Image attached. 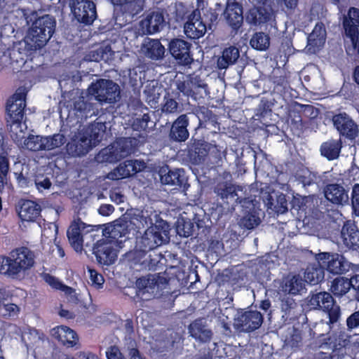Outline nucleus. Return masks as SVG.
<instances>
[{
    "instance_id": "f257e3e1",
    "label": "nucleus",
    "mask_w": 359,
    "mask_h": 359,
    "mask_svg": "<svg viewBox=\"0 0 359 359\" xmlns=\"http://www.w3.org/2000/svg\"><path fill=\"white\" fill-rule=\"evenodd\" d=\"M106 128L104 123L98 122L80 126L72 133L71 140L67 144V152L74 156L85 155L102 140Z\"/></svg>"
},
{
    "instance_id": "f03ea898",
    "label": "nucleus",
    "mask_w": 359,
    "mask_h": 359,
    "mask_svg": "<svg viewBox=\"0 0 359 359\" xmlns=\"http://www.w3.org/2000/svg\"><path fill=\"white\" fill-rule=\"evenodd\" d=\"M34 264V253L27 248H19L11 252L8 257H0V273L18 278L25 276Z\"/></svg>"
},
{
    "instance_id": "7ed1b4c3",
    "label": "nucleus",
    "mask_w": 359,
    "mask_h": 359,
    "mask_svg": "<svg viewBox=\"0 0 359 359\" xmlns=\"http://www.w3.org/2000/svg\"><path fill=\"white\" fill-rule=\"evenodd\" d=\"M55 20L49 15L37 18L32 24L24 39L27 50L40 48L46 45L54 33Z\"/></svg>"
},
{
    "instance_id": "20e7f679",
    "label": "nucleus",
    "mask_w": 359,
    "mask_h": 359,
    "mask_svg": "<svg viewBox=\"0 0 359 359\" xmlns=\"http://www.w3.org/2000/svg\"><path fill=\"white\" fill-rule=\"evenodd\" d=\"M170 226L164 220H156L140 238L137 243L142 251L151 250L166 243L169 239Z\"/></svg>"
},
{
    "instance_id": "39448f33",
    "label": "nucleus",
    "mask_w": 359,
    "mask_h": 359,
    "mask_svg": "<svg viewBox=\"0 0 359 359\" xmlns=\"http://www.w3.org/2000/svg\"><path fill=\"white\" fill-rule=\"evenodd\" d=\"M238 191H241L238 187H236L232 185L226 186L225 189L220 193L222 198H232L235 201H238L239 203H243V206L246 208L252 210L249 214L243 217L239 224L248 229H254L257 226L260 222V217L259 212L256 210V203L254 200H249L248 198L241 199V196L238 195Z\"/></svg>"
},
{
    "instance_id": "423d86ee",
    "label": "nucleus",
    "mask_w": 359,
    "mask_h": 359,
    "mask_svg": "<svg viewBox=\"0 0 359 359\" xmlns=\"http://www.w3.org/2000/svg\"><path fill=\"white\" fill-rule=\"evenodd\" d=\"M344 43L346 53L352 54L355 50L359 36V8L351 7L343 19Z\"/></svg>"
},
{
    "instance_id": "0eeeda50",
    "label": "nucleus",
    "mask_w": 359,
    "mask_h": 359,
    "mask_svg": "<svg viewBox=\"0 0 359 359\" xmlns=\"http://www.w3.org/2000/svg\"><path fill=\"white\" fill-rule=\"evenodd\" d=\"M316 260L320 266L326 267L333 274H341L350 270L359 272V265L348 262L342 255L338 254L320 253L316 255Z\"/></svg>"
},
{
    "instance_id": "6e6552de",
    "label": "nucleus",
    "mask_w": 359,
    "mask_h": 359,
    "mask_svg": "<svg viewBox=\"0 0 359 359\" xmlns=\"http://www.w3.org/2000/svg\"><path fill=\"white\" fill-rule=\"evenodd\" d=\"M130 152V142L127 139H120L102 149L96 156L98 163H114L126 157Z\"/></svg>"
},
{
    "instance_id": "1a4fd4ad",
    "label": "nucleus",
    "mask_w": 359,
    "mask_h": 359,
    "mask_svg": "<svg viewBox=\"0 0 359 359\" xmlns=\"http://www.w3.org/2000/svg\"><path fill=\"white\" fill-rule=\"evenodd\" d=\"M89 94L100 102H114L119 97V86L110 80L100 79L88 88Z\"/></svg>"
},
{
    "instance_id": "9d476101",
    "label": "nucleus",
    "mask_w": 359,
    "mask_h": 359,
    "mask_svg": "<svg viewBox=\"0 0 359 359\" xmlns=\"http://www.w3.org/2000/svg\"><path fill=\"white\" fill-rule=\"evenodd\" d=\"M165 284V278L158 275L149 274L142 276L135 282L137 294L142 299H149L158 294Z\"/></svg>"
},
{
    "instance_id": "9b49d317",
    "label": "nucleus",
    "mask_w": 359,
    "mask_h": 359,
    "mask_svg": "<svg viewBox=\"0 0 359 359\" xmlns=\"http://www.w3.org/2000/svg\"><path fill=\"white\" fill-rule=\"evenodd\" d=\"M263 323V316L257 311H239L233 318V327L240 332H250L257 330Z\"/></svg>"
},
{
    "instance_id": "f8f14e48",
    "label": "nucleus",
    "mask_w": 359,
    "mask_h": 359,
    "mask_svg": "<svg viewBox=\"0 0 359 359\" xmlns=\"http://www.w3.org/2000/svg\"><path fill=\"white\" fill-rule=\"evenodd\" d=\"M96 226L88 225L78 219L74 221L67 231V237L70 245L76 252H81L83 244L88 235L90 238L93 236L92 233L95 230Z\"/></svg>"
},
{
    "instance_id": "ddd939ff",
    "label": "nucleus",
    "mask_w": 359,
    "mask_h": 359,
    "mask_svg": "<svg viewBox=\"0 0 359 359\" xmlns=\"http://www.w3.org/2000/svg\"><path fill=\"white\" fill-rule=\"evenodd\" d=\"M120 248L121 246H118L117 241L104 238L97 243L93 250L100 263L109 265L116 259L117 251Z\"/></svg>"
},
{
    "instance_id": "4468645a",
    "label": "nucleus",
    "mask_w": 359,
    "mask_h": 359,
    "mask_svg": "<svg viewBox=\"0 0 359 359\" xmlns=\"http://www.w3.org/2000/svg\"><path fill=\"white\" fill-rule=\"evenodd\" d=\"M27 93V90L25 87H20L8 100L6 106L8 122L22 121Z\"/></svg>"
},
{
    "instance_id": "2eb2a0df",
    "label": "nucleus",
    "mask_w": 359,
    "mask_h": 359,
    "mask_svg": "<svg viewBox=\"0 0 359 359\" xmlns=\"http://www.w3.org/2000/svg\"><path fill=\"white\" fill-rule=\"evenodd\" d=\"M71 11L80 22L91 24L96 18L94 3L90 0H70Z\"/></svg>"
},
{
    "instance_id": "dca6fc26",
    "label": "nucleus",
    "mask_w": 359,
    "mask_h": 359,
    "mask_svg": "<svg viewBox=\"0 0 359 359\" xmlns=\"http://www.w3.org/2000/svg\"><path fill=\"white\" fill-rule=\"evenodd\" d=\"M165 25L162 12L156 11L148 13L140 22V32L142 34H152L159 32Z\"/></svg>"
},
{
    "instance_id": "f3484780",
    "label": "nucleus",
    "mask_w": 359,
    "mask_h": 359,
    "mask_svg": "<svg viewBox=\"0 0 359 359\" xmlns=\"http://www.w3.org/2000/svg\"><path fill=\"white\" fill-rule=\"evenodd\" d=\"M207 85L197 77L187 78L177 83V88L184 95L191 96L195 100L207 94Z\"/></svg>"
},
{
    "instance_id": "a211bd4d",
    "label": "nucleus",
    "mask_w": 359,
    "mask_h": 359,
    "mask_svg": "<svg viewBox=\"0 0 359 359\" xmlns=\"http://www.w3.org/2000/svg\"><path fill=\"white\" fill-rule=\"evenodd\" d=\"M184 31L185 34L191 39H199L205 34L207 27L201 20L198 10H194L189 16L184 24Z\"/></svg>"
},
{
    "instance_id": "6ab92c4d",
    "label": "nucleus",
    "mask_w": 359,
    "mask_h": 359,
    "mask_svg": "<svg viewBox=\"0 0 359 359\" xmlns=\"http://www.w3.org/2000/svg\"><path fill=\"white\" fill-rule=\"evenodd\" d=\"M332 121L334 127L341 135L353 139L358 135V126L346 114H337L333 116Z\"/></svg>"
},
{
    "instance_id": "aec40b11",
    "label": "nucleus",
    "mask_w": 359,
    "mask_h": 359,
    "mask_svg": "<svg viewBox=\"0 0 359 359\" xmlns=\"http://www.w3.org/2000/svg\"><path fill=\"white\" fill-rule=\"evenodd\" d=\"M223 14L226 23L233 29L241 27L243 20V8L236 0L227 1Z\"/></svg>"
},
{
    "instance_id": "412c9836",
    "label": "nucleus",
    "mask_w": 359,
    "mask_h": 359,
    "mask_svg": "<svg viewBox=\"0 0 359 359\" xmlns=\"http://www.w3.org/2000/svg\"><path fill=\"white\" fill-rule=\"evenodd\" d=\"M326 40V30L322 22L314 27L307 38V48L310 53H315L323 47Z\"/></svg>"
},
{
    "instance_id": "4be33fe9",
    "label": "nucleus",
    "mask_w": 359,
    "mask_h": 359,
    "mask_svg": "<svg viewBox=\"0 0 359 359\" xmlns=\"http://www.w3.org/2000/svg\"><path fill=\"white\" fill-rule=\"evenodd\" d=\"M170 51L179 63L188 65L191 62L189 53L190 44L182 39H174L170 43Z\"/></svg>"
},
{
    "instance_id": "5701e85b",
    "label": "nucleus",
    "mask_w": 359,
    "mask_h": 359,
    "mask_svg": "<svg viewBox=\"0 0 359 359\" xmlns=\"http://www.w3.org/2000/svg\"><path fill=\"white\" fill-rule=\"evenodd\" d=\"M131 222L126 219H119L110 224L104 230L105 233L109 234L105 238L118 241V246H121L122 241L120 238L125 236L129 232V226Z\"/></svg>"
},
{
    "instance_id": "b1692460",
    "label": "nucleus",
    "mask_w": 359,
    "mask_h": 359,
    "mask_svg": "<svg viewBox=\"0 0 359 359\" xmlns=\"http://www.w3.org/2000/svg\"><path fill=\"white\" fill-rule=\"evenodd\" d=\"M53 337L57 339L63 345L67 347H73L78 343L79 339L76 332L71 328L60 325L53 328L50 330Z\"/></svg>"
},
{
    "instance_id": "393cba45",
    "label": "nucleus",
    "mask_w": 359,
    "mask_h": 359,
    "mask_svg": "<svg viewBox=\"0 0 359 359\" xmlns=\"http://www.w3.org/2000/svg\"><path fill=\"white\" fill-rule=\"evenodd\" d=\"M305 290V283L299 275L287 276L280 285V291L292 295L301 294Z\"/></svg>"
},
{
    "instance_id": "a878e982",
    "label": "nucleus",
    "mask_w": 359,
    "mask_h": 359,
    "mask_svg": "<svg viewBox=\"0 0 359 359\" xmlns=\"http://www.w3.org/2000/svg\"><path fill=\"white\" fill-rule=\"evenodd\" d=\"M40 212V205L32 201H22L20 203L18 215L22 221L34 222L39 217Z\"/></svg>"
},
{
    "instance_id": "bb28decb",
    "label": "nucleus",
    "mask_w": 359,
    "mask_h": 359,
    "mask_svg": "<svg viewBox=\"0 0 359 359\" xmlns=\"http://www.w3.org/2000/svg\"><path fill=\"white\" fill-rule=\"evenodd\" d=\"M326 198L332 203L344 205L348 201V195L344 188L339 184H329L325 189Z\"/></svg>"
},
{
    "instance_id": "cd10ccee",
    "label": "nucleus",
    "mask_w": 359,
    "mask_h": 359,
    "mask_svg": "<svg viewBox=\"0 0 359 359\" xmlns=\"http://www.w3.org/2000/svg\"><path fill=\"white\" fill-rule=\"evenodd\" d=\"M189 118L187 114L180 116L172 123L170 136L177 141H185L189 137L187 126Z\"/></svg>"
},
{
    "instance_id": "c85d7f7f",
    "label": "nucleus",
    "mask_w": 359,
    "mask_h": 359,
    "mask_svg": "<svg viewBox=\"0 0 359 359\" xmlns=\"http://www.w3.org/2000/svg\"><path fill=\"white\" fill-rule=\"evenodd\" d=\"M344 244L349 249L357 250L359 248V231L353 224H345L341 230Z\"/></svg>"
},
{
    "instance_id": "c756f323",
    "label": "nucleus",
    "mask_w": 359,
    "mask_h": 359,
    "mask_svg": "<svg viewBox=\"0 0 359 359\" xmlns=\"http://www.w3.org/2000/svg\"><path fill=\"white\" fill-rule=\"evenodd\" d=\"M189 331L191 337L203 342L210 341L212 337L211 331L206 327L203 319L196 320L191 323Z\"/></svg>"
},
{
    "instance_id": "7c9ffc66",
    "label": "nucleus",
    "mask_w": 359,
    "mask_h": 359,
    "mask_svg": "<svg viewBox=\"0 0 359 359\" xmlns=\"http://www.w3.org/2000/svg\"><path fill=\"white\" fill-rule=\"evenodd\" d=\"M263 198L269 209H271L278 214H283L287 212V201L284 194H269L266 198L263 196Z\"/></svg>"
},
{
    "instance_id": "2f4dec72",
    "label": "nucleus",
    "mask_w": 359,
    "mask_h": 359,
    "mask_svg": "<svg viewBox=\"0 0 359 359\" xmlns=\"http://www.w3.org/2000/svg\"><path fill=\"white\" fill-rule=\"evenodd\" d=\"M142 51L147 57L158 60L163 57L165 48L159 41L148 39L142 45Z\"/></svg>"
},
{
    "instance_id": "473e14b6",
    "label": "nucleus",
    "mask_w": 359,
    "mask_h": 359,
    "mask_svg": "<svg viewBox=\"0 0 359 359\" xmlns=\"http://www.w3.org/2000/svg\"><path fill=\"white\" fill-rule=\"evenodd\" d=\"M333 298L328 292H319L311 296L309 305L313 309L329 310L333 306Z\"/></svg>"
},
{
    "instance_id": "72a5a7b5",
    "label": "nucleus",
    "mask_w": 359,
    "mask_h": 359,
    "mask_svg": "<svg viewBox=\"0 0 359 359\" xmlns=\"http://www.w3.org/2000/svg\"><path fill=\"white\" fill-rule=\"evenodd\" d=\"M168 168L161 170V182L170 185H180L184 181V170L182 169H175L168 170Z\"/></svg>"
},
{
    "instance_id": "f704fd0d",
    "label": "nucleus",
    "mask_w": 359,
    "mask_h": 359,
    "mask_svg": "<svg viewBox=\"0 0 359 359\" xmlns=\"http://www.w3.org/2000/svg\"><path fill=\"white\" fill-rule=\"evenodd\" d=\"M269 18V13L264 7H252L245 14L247 22L257 25L264 23Z\"/></svg>"
},
{
    "instance_id": "c9c22d12",
    "label": "nucleus",
    "mask_w": 359,
    "mask_h": 359,
    "mask_svg": "<svg viewBox=\"0 0 359 359\" xmlns=\"http://www.w3.org/2000/svg\"><path fill=\"white\" fill-rule=\"evenodd\" d=\"M240 56L238 48L230 46L225 48L222 55L217 60V66L219 69H226L229 65H233Z\"/></svg>"
},
{
    "instance_id": "e433bc0d",
    "label": "nucleus",
    "mask_w": 359,
    "mask_h": 359,
    "mask_svg": "<svg viewBox=\"0 0 359 359\" xmlns=\"http://www.w3.org/2000/svg\"><path fill=\"white\" fill-rule=\"evenodd\" d=\"M21 339L27 348H34L41 344L42 334L35 329L25 327L22 331Z\"/></svg>"
},
{
    "instance_id": "4c0bfd02",
    "label": "nucleus",
    "mask_w": 359,
    "mask_h": 359,
    "mask_svg": "<svg viewBox=\"0 0 359 359\" xmlns=\"http://www.w3.org/2000/svg\"><path fill=\"white\" fill-rule=\"evenodd\" d=\"M324 270L323 266L318 265L309 266L304 273V283L311 285H316L324 278Z\"/></svg>"
},
{
    "instance_id": "58836bf2",
    "label": "nucleus",
    "mask_w": 359,
    "mask_h": 359,
    "mask_svg": "<svg viewBox=\"0 0 359 359\" xmlns=\"http://www.w3.org/2000/svg\"><path fill=\"white\" fill-rule=\"evenodd\" d=\"M330 330V324L327 322L321 321L316 325L313 330V337L320 344H327L330 340V337L327 336Z\"/></svg>"
},
{
    "instance_id": "ea45409f",
    "label": "nucleus",
    "mask_w": 359,
    "mask_h": 359,
    "mask_svg": "<svg viewBox=\"0 0 359 359\" xmlns=\"http://www.w3.org/2000/svg\"><path fill=\"white\" fill-rule=\"evenodd\" d=\"M341 148L340 141L329 140L323 143L320 148V151L323 156H325L329 160L337 158Z\"/></svg>"
},
{
    "instance_id": "a19ab883",
    "label": "nucleus",
    "mask_w": 359,
    "mask_h": 359,
    "mask_svg": "<svg viewBox=\"0 0 359 359\" xmlns=\"http://www.w3.org/2000/svg\"><path fill=\"white\" fill-rule=\"evenodd\" d=\"M43 280L53 288L60 290L65 292V294L69 295L72 301L77 299L76 293L75 292V291L72 287L63 285L55 277L50 274H44Z\"/></svg>"
},
{
    "instance_id": "79ce46f5",
    "label": "nucleus",
    "mask_w": 359,
    "mask_h": 359,
    "mask_svg": "<svg viewBox=\"0 0 359 359\" xmlns=\"http://www.w3.org/2000/svg\"><path fill=\"white\" fill-rule=\"evenodd\" d=\"M112 51L108 45H103L96 50H91L85 57L86 60L98 62L108 61L111 58Z\"/></svg>"
},
{
    "instance_id": "37998d69",
    "label": "nucleus",
    "mask_w": 359,
    "mask_h": 359,
    "mask_svg": "<svg viewBox=\"0 0 359 359\" xmlns=\"http://www.w3.org/2000/svg\"><path fill=\"white\" fill-rule=\"evenodd\" d=\"M11 137L19 146L22 144L27 126L22 121H10Z\"/></svg>"
},
{
    "instance_id": "c03bdc74",
    "label": "nucleus",
    "mask_w": 359,
    "mask_h": 359,
    "mask_svg": "<svg viewBox=\"0 0 359 359\" xmlns=\"http://www.w3.org/2000/svg\"><path fill=\"white\" fill-rule=\"evenodd\" d=\"M65 141V137L60 133L43 136V150L50 151L60 147Z\"/></svg>"
},
{
    "instance_id": "a18cd8bd",
    "label": "nucleus",
    "mask_w": 359,
    "mask_h": 359,
    "mask_svg": "<svg viewBox=\"0 0 359 359\" xmlns=\"http://www.w3.org/2000/svg\"><path fill=\"white\" fill-rule=\"evenodd\" d=\"M350 284L348 278L339 277L332 282L330 290L335 296L341 297L348 292Z\"/></svg>"
},
{
    "instance_id": "49530a36",
    "label": "nucleus",
    "mask_w": 359,
    "mask_h": 359,
    "mask_svg": "<svg viewBox=\"0 0 359 359\" xmlns=\"http://www.w3.org/2000/svg\"><path fill=\"white\" fill-rule=\"evenodd\" d=\"M112 4L121 5L124 9L134 15L143 9V0H110Z\"/></svg>"
},
{
    "instance_id": "de8ad7c7",
    "label": "nucleus",
    "mask_w": 359,
    "mask_h": 359,
    "mask_svg": "<svg viewBox=\"0 0 359 359\" xmlns=\"http://www.w3.org/2000/svg\"><path fill=\"white\" fill-rule=\"evenodd\" d=\"M250 44L258 50H266L270 45L269 36L263 32H257L251 38Z\"/></svg>"
},
{
    "instance_id": "09e8293b",
    "label": "nucleus",
    "mask_w": 359,
    "mask_h": 359,
    "mask_svg": "<svg viewBox=\"0 0 359 359\" xmlns=\"http://www.w3.org/2000/svg\"><path fill=\"white\" fill-rule=\"evenodd\" d=\"M20 147L33 151H43V136L29 135Z\"/></svg>"
},
{
    "instance_id": "8fccbe9b",
    "label": "nucleus",
    "mask_w": 359,
    "mask_h": 359,
    "mask_svg": "<svg viewBox=\"0 0 359 359\" xmlns=\"http://www.w3.org/2000/svg\"><path fill=\"white\" fill-rule=\"evenodd\" d=\"M57 233V226L54 223H48L44 225L42 230V242L48 245L56 243V236Z\"/></svg>"
},
{
    "instance_id": "3c124183",
    "label": "nucleus",
    "mask_w": 359,
    "mask_h": 359,
    "mask_svg": "<svg viewBox=\"0 0 359 359\" xmlns=\"http://www.w3.org/2000/svg\"><path fill=\"white\" fill-rule=\"evenodd\" d=\"M123 163L125 170L126 171L129 170V177L143 170L146 168L145 163L140 160L126 161Z\"/></svg>"
},
{
    "instance_id": "603ef678",
    "label": "nucleus",
    "mask_w": 359,
    "mask_h": 359,
    "mask_svg": "<svg viewBox=\"0 0 359 359\" xmlns=\"http://www.w3.org/2000/svg\"><path fill=\"white\" fill-rule=\"evenodd\" d=\"M128 177L129 170L126 171L125 170V167L122 163L112 171L109 172L104 178L110 180H118Z\"/></svg>"
},
{
    "instance_id": "864d4df0",
    "label": "nucleus",
    "mask_w": 359,
    "mask_h": 359,
    "mask_svg": "<svg viewBox=\"0 0 359 359\" xmlns=\"http://www.w3.org/2000/svg\"><path fill=\"white\" fill-rule=\"evenodd\" d=\"M194 225L190 221L179 220L176 230L177 233L183 237H189L191 235Z\"/></svg>"
},
{
    "instance_id": "5fc2aeb1",
    "label": "nucleus",
    "mask_w": 359,
    "mask_h": 359,
    "mask_svg": "<svg viewBox=\"0 0 359 359\" xmlns=\"http://www.w3.org/2000/svg\"><path fill=\"white\" fill-rule=\"evenodd\" d=\"M289 334L285 339V345L291 348L297 346L302 340L299 332L294 328L289 329Z\"/></svg>"
},
{
    "instance_id": "6e6d98bb",
    "label": "nucleus",
    "mask_w": 359,
    "mask_h": 359,
    "mask_svg": "<svg viewBox=\"0 0 359 359\" xmlns=\"http://www.w3.org/2000/svg\"><path fill=\"white\" fill-rule=\"evenodd\" d=\"M178 107L177 102L170 97H164V102L162 105L161 110L163 113L173 114L177 111Z\"/></svg>"
},
{
    "instance_id": "4d7b16f0",
    "label": "nucleus",
    "mask_w": 359,
    "mask_h": 359,
    "mask_svg": "<svg viewBox=\"0 0 359 359\" xmlns=\"http://www.w3.org/2000/svg\"><path fill=\"white\" fill-rule=\"evenodd\" d=\"M317 178L316 174L308 170H303L302 175H299V180L304 187L315 183L317 181Z\"/></svg>"
},
{
    "instance_id": "13d9d810",
    "label": "nucleus",
    "mask_w": 359,
    "mask_h": 359,
    "mask_svg": "<svg viewBox=\"0 0 359 359\" xmlns=\"http://www.w3.org/2000/svg\"><path fill=\"white\" fill-rule=\"evenodd\" d=\"M352 208L357 216H359V184H355L351 194Z\"/></svg>"
},
{
    "instance_id": "bf43d9fd",
    "label": "nucleus",
    "mask_w": 359,
    "mask_h": 359,
    "mask_svg": "<svg viewBox=\"0 0 359 359\" xmlns=\"http://www.w3.org/2000/svg\"><path fill=\"white\" fill-rule=\"evenodd\" d=\"M88 273L90 276V280L92 282V285L97 289L101 288L104 282L102 276L98 273L96 271L91 269H88Z\"/></svg>"
},
{
    "instance_id": "052dcab7",
    "label": "nucleus",
    "mask_w": 359,
    "mask_h": 359,
    "mask_svg": "<svg viewBox=\"0 0 359 359\" xmlns=\"http://www.w3.org/2000/svg\"><path fill=\"white\" fill-rule=\"evenodd\" d=\"M34 182L36 187L39 191L48 189L51 186V182L47 177L36 176Z\"/></svg>"
},
{
    "instance_id": "680f3d73",
    "label": "nucleus",
    "mask_w": 359,
    "mask_h": 359,
    "mask_svg": "<svg viewBox=\"0 0 359 359\" xmlns=\"http://www.w3.org/2000/svg\"><path fill=\"white\" fill-rule=\"evenodd\" d=\"M20 312L19 307L15 304H4L2 314L5 316H16Z\"/></svg>"
},
{
    "instance_id": "e2e57ef3",
    "label": "nucleus",
    "mask_w": 359,
    "mask_h": 359,
    "mask_svg": "<svg viewBox=\"0 0 359 359\" xmlns=\"http://www.w3.org/2000/svg\"><path fill=\"white\" fill-rule=\"evenodd\" d=\"M152 214H149L148 211H142L136 219L140 222L142 227L147 226L149 224H153V219L151 218Z\"/></svg>"
},
{
    "instance_id": "0e129e2a",
    "label": "nucleus",
    "mask_w": 359,
    "mask_h": 359,
    "mask_svg": "<svg viewBox=\"0 0 359 359\" xmlns=\"http://www.w3.org/2000/svg\"><path fill=\"white\" fill-rule=\"evenodd\" d=\"M324 311L328 313L330 324L336 323L340 317V308L339 306L334 305V304L329 310L327 309Z\"/></svg>"
},
{
    "instance_id": "69168bd1",
    "label": "nucleus",
    "mask_w": 359,
    "mask_h": 359,
    "mask_svg": "<svg viewBox=\"0 0 359 359\" xmlns=\"http://www.w3.org/2000/svg\"><path fill=\"white\" fill-rule=\"evenodd\" d=\"M107 359H126L116 346H110L106 351Z\"/></svg>"
},
{
    "instance_id": "338daca9",
    "label": "nucleus",
    "mask_w": 359,
    "mask_h": 359,
    "mask_svg": "<svg viewBox=\"0 0 359 359\" xmlns=\"http://www.w3.org/2000/svg\"><path fill=\"white\" fill-rule=\"evenodd\" d=\"M346 324L349 329L359 327V311H355L347 318Z\"/></svg>"
},
{
    "instance_id": "774afa93",
    "label": "nucleus",
    "mask_w": 359,
    "mask_h": 359,
    "mask_svg": "<svg viewBox=\"0 0 359 359\" xmlns=\"http://www.w3.org/2000/svg\"><path fill=\"white\" fill-rule=\"evenodd\" d=\"M283 6V9L293 11L297 7L299 0H276Z\"/></svg>"
}]
</instances>
